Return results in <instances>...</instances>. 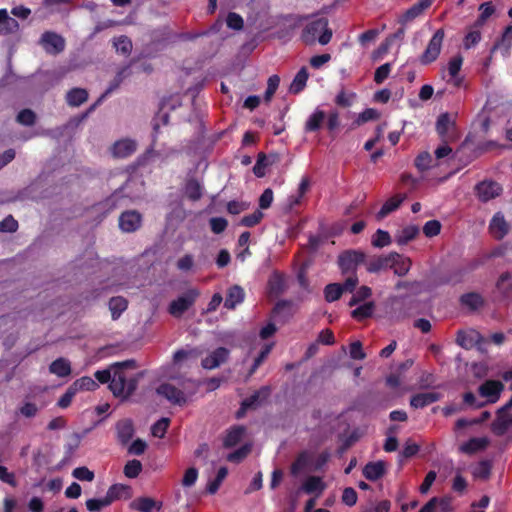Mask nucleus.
<instances>
[{
	"label": "nucleus",
	"mask_w": 512,
	"mask_h": 512,
	"mask_svg": "<svg viewBox=\"0 0 512 512\" xmlns=\"http://www.w3.org/2000/svg\"><path fill=\"white\" fill-rule=\"evenodd\" d=\"M136 367V361L133 359L113 363L114 371L109 388L114 396L128 398L135 392L139 380L143 377V372L128 376L126 370Z\"/></svg>",
	"instance_id": "nucleus-1"
},
{
	"label": "nucleus",
	"mask_w": 512,
	"mask_h": 512,
	"mask_svg": "<svg viewBox=\"0 0 512 512\" xmlns=\"http://www.w3.org/2000/svg\"><path fill=\"white\" fill-rule=\"evenodd\" d=\"M198 389V385L192 379H185L180 382L179 387L172 383H162L156 389V393L164 397L173 405H185Z\"/></svg>",
	"instance_id": "nucleus-2"
},
{
	"label": "nucleus",
	"mask_w": 512,
	"mask_h": 512,
	"mask_svg": "<svg viewBox=\"0 0 512 512\" xmlns=\"http://www.w3.org/2000/svg\"><path fill=\"white\" fill-rule=\"evenodd\" d=\"M332 38V30L328 28V20L319 18L308 23L302 31L301 39L307 45H313L318 40L321 45H326Z\"/></svg>",
	"instance_id": "nucleus-3"
},
{
	"label": "nucleus",
	"mask_w": 512,
	"mask_h": 512,
	"mask_svg": "<svg viewBox=\"0 0 512 512\" xmlns=\"http://www.w3.org/2000/svg\"><path fill=\"white\" fill-rule=\"evenodd\" d=\"M435 128L442 142H455L459 139L455 121L448 113L438 117Z\"/></svg>",
	"instance_id": "nucleus-4"
},
{
	"label": "nucleus",
	"mask_w": 512,
	"mask_h": 512,
	"mask_svg": "<svg viewBox=\"0 0 512 512\" xmlns=\"http://www.w3.org/2000/svg\"><path fill=\"white\" fill-rule=\"evenodd\" d=\"M456 343L466 350L477 347L479 351L483 352V345L487 343V340L477 330L469 329L457 332Z\"/></svg>",
	"instance_id": "nucleus-5"
},
{
	"label": "nucleus",
	"mask_w": 512,
	"mask_h": 512,
	"mask_svg": "<svg viewBox=\"0 0 512 512\" xmlns=\"http://www.w3.org/2000/svg\"><path fill=\"white\" fill-rule=\"evenodd\" d=\"M198 296L199 291L197 289H189L170 303L169 313L174 317L182 316L195 303Z\"/></svg>",
	"instance_id": "nucleus-6"
},
{
	"label": "nucleus",
	"mask_w": 512,
	"mask_h": 512,
	"mask_svg": "<svg viewBox=\"0 0 512 512\" xmlns=\"http://www.w3.org/2000/svg\"><path fill=\"white\" fill-rule=\"evenodd\" d=\"M444 39V30H437L432 38L430 39L426 49L419 58V61L423 65L434 62L440 55L442 44Z\"/></svg>",
	"instance_id": "nucleus-7"
},
{
	"label": "nucleus",
	"mask_w": 512,
	"mask_h": 512,
	"mask_svg": "<svg viewBox=\"0 0 512 512\" xmlns=\"http://www.w3.org/2000/svg\"><path fill=\"white\" fill-rule=\"evenodd\" d=\"M366 262V255L360 250H347L338 257V264L342 273L355 272L359 264Z\"/></svg>",
	"instance_id": "nucleus-8"
},
{
	"label": "nucleus",
	"mask_w": 512,
	"mask_h": 512,
	"mask_svg": "<svg viewBox=\"0 0 512 512\" xmlns=\"http://www.w3.org/2000/svg\"><path fill=\"white\" fill-rule=\"evenodd\" d=\"M40 44L47 53L52 55L59 54L65 49V39L52 31H46L42 34Z\"/></svg>",
	"instance_id": "nucleus-9"
},
{
	"label": "nucleus",
	"mask_w": 512,
	"mask_h": 512,
	"mask_svg": "<svg viewBox=\"0 0 512 512\" xmlns=\"http://www.w3.org/2000/svg\"><path fill=\"white\" fill-rule=\"evenodd\" d=\"M475 192L480 201L488 202L502 193V187L495 181L484 180L475 186Z\"/></svg>",
	"instance_id": "nucleus-10"
},
{
	"label": "nucleus",
	"mask_w": 512,
	"mask_h": 512,
	"mask_svg": "<svg viewBox=\"0 0 512 512\" xmlns=\"http://www.w3.org/2000/svg\"><path fill=\"white\" fill-rule=\"evenodd\" d=\"M229 354L230 351L227 348L219 347L202 359L201 366L206 370L218 368L228 360Z\"/></svg>",
	"instance_id": "nucleus-11"
},
{
	"label": "nucleus",
	"mask_w": 512,
	"mask_h": 512,
	"mask_svg": "<svg viewBox=\"0 0 512 512\" xmlns=\"http://www.w3.org/2000/svg\"><path fill=\"white\" fill-rule=\"evenodd\" d=\"M141 214L135 210L125 211L119 217V227L123 232L131 233L140 228Z\"/></svg>",
	"instance_id": "nucleus-12"
},
{
	"label": "nucleus",
	"mask_w": 512,
	"mask_h": 512,
	"mask_svg": "<svg viewBox=\"0 0 512 512\" xmlns=\"http://www.w3.org/2000/svg\"><path fill=\"white\" fill-rule=\"evenodd\" d=\"M202 352L198 348H188L177 350L172 358V363L177 369L189 366L190 361H196Z\"/></svg>",
	"instance_id": "nucleus-13"
},
{
	"label": "nucleus",
	"mask_w": 512,
	"mask_h": 512,
	"mask_svg": "<svg viewBox=\"0 0 512 512\" xmlns=\"http://www.w3.org/2000/svg\"><path fill=\"white\" fill-rule=\"evenodd\" d=\"M270 393L271 388L269 386H263L259 390L255 391L254 394L243 400L238 416H240L246 409H254L262 405L268 399Z\"/></svg>",
	"instance_id": "nucleus-14"
},
{
	"label": "nucleus",
	"mask_w": 512,
	"mask_h": 512,
	"mask_svg": "<svg viewBox=\"0 0 512 512\" xmlns=\"http://www.w3.org/2000/svg\"><path fill=\"white\" fill-rule=\"evenodd\" d=\"M510 231V224L501 212H497L489 223V232L497 239H503Z\"/></svg>",
	"instance_id": "nucleus-15"
},
{
	"label": "nucleus",
	"mask_w": 512,
	"mask_h": 512,
	"mask_svg": "<svg viewBox=\"0 0 512 512\" xmlns=\"http://www.w3.org/2000/svg\"><path fill=\"white\" fill-rule=\"evenodd\" d=\"M508 409L502 407L498 410L497 417L492 423V430L495 434L501 436L506 433L512 425V414L507 411Z\"/></svg>",
	"instance_id": "nucleus-16"
},
{
	"label": "nucleus",
	"mask_w": 512,
	"mask_h": 512,
	"mask_svg": "<svg viewBox=\"0 0 512 512\" xmlns=\"http://www.w3.org/2000/svg\"><path fill=\"white\" fill-rule=\"evenodd\" d=\"M504 385L500 381L488 380L479 387V393L487 398L491 403L498 400Z\"/></svg>",
	"instance_id": "nucleus-17"
},
{
	"label": "nucleus",
	"mask_w": 512,
	"mask_h": 512,
	"mask_svg": "<svg viewBox=\"0 0 512 512\" xmlns=\"http://www.w3.org/2000/svg\"><path fill=\"white\" fill-rule=\"evenodd\" d=\"M395 256L388 254L386 256H373L366 259L365 265L369 273H378L380 271L390 268L391 261Z\"/></svg>",
	"instance_id": "nucleus-18"
},
{
	"label": "nucleus",
	"mask_w": 512,
	"mask_h": 512,
	"mask_svg": "<svg viewBox=\"0 0 512 512\" xmlns=\"http://www.w3.org/2000/svg\"><path fill=\"white\" fill-rule=\"evenodd\" d=\"M326 488V484L323 480L318 476H309L303 482L300 489L296 492V497L299 495L301 491L312 494L315 493L316 496H319Z\"/></svg>",
	"instance_id": "nucleus-19"
},
{
	"label": "nucleus",
	"mask_w": 512,
	"mask_h": 512,
	"mask_svg": "<svg viewBox=\"0 0 512 512\" xmlns=\"http://www.w3.org/2000/svg\"><path fill=\"white\" fill-rule=\"evenodd\" d=\"M137 148V143L131 139H122L114 143L112 154L117 158H126L132 155Z\"/></svg>",
	"instance_id": "nucleus-20"
},
{
	"label": "nucleus",
	"mask_w": 512,
	"mask_h": 512,
	"mask_svg": "<svg viewBox=\"0 0 512 512\" xmlns=\"http://www.w3.org/2000/svg\"><path fill=\"white\" fill-rule=\"evenodd\" d=\"M279 161L277 154L266 155L259 153L256 164L253 167V172L257 177H263L266 174V169Z\"/></svg>",
	"instance_id": "nucleus-21"
},
{
	"label": "nucleus",
	"mask_w": 512,
	"mask_h": 512,
	"mask_svg": "<svg viewBox=\"0 0 512 512\" xmlns=\"http://www.w3.org/2000/svg\"><path fill=\"white\" fill-rule=\"evenodd\" d=\"M386 472V463L384 461L369 462L363 468V475L370 481H376Z\"/></svg>",
	"instance_id": "nucleus-22"
},
{
	"label": "nucleus",
	"mask_w": 512,
	"mask_h": 512,
	"mask_svg": "<svg viewBox=\"0 0 512 512\" xmlns=\"http://www.w3.org/2000/svg\"><path fill=\"white\" fill-rule=\"evenodd\" d=\"M440 399V394L436 392L419 393L411 397L410 405L413 408H424Z\"/></svg>",
	"instance_id": "nucleus-23"
},
{
	"label": "nucleus",
	"mask_w": 512,
	"mask_h": 512,
	"mask_svg": "<svg viewBox=\"0 0 512 512\" xmlns=\"http://www.w3.org/2000/svg\"><path fill=\"white\" fill-rule=\"evenodd\" d=\"M488 445L489 439L487 437L471 438L460 446V451L466 454H474L486 449Z\"/></svg>",
	"instance_id": "nucleus-24"
},
{
	"label": "nucleus",
	"mask_w": 512,
	"mask_h": 512,
	"mask_svg": "<svg viewBox=\"0 0 512 512\" xmlns=\"http://www.w3.org/2000/svg\"><path fill=\"white\" fill-rule=\"evenodd\" d=\"M406 199V195L405 194H402V195H396L390 199H388L384 204L383 206L381 207V209L379 210V212L377 213L376 217L378 220H381L383 218H385L387 215H389L391 212L395 211L396 209L399 208V206L401 205V203Z\"/></svg>",
	"instance_id": "nucleus-25"
},
{
	"label": "nucleus",
	"mask_w": 512,
	"mask_h": 512,
	"mask_svg": "<svg viewBox=\"0 0 512 512\" xmlns=\"http://www.w3.org/2000/svg\"><path fill=\"white\" fill-rule=\"evenodd\" d=\"M66 102L71 107H79L88 99V92L84 88H73L66 94Z\"/></svg>",
	"instance_id": "nucleus-26"
},
{
	"label": "nucleus",
	"mask_w": 512,
	"mask_h": 512,
	"mask_svg": "<svg viewBox=\"0 0 512 512\" xmlns=\"http://www.w3.org/2000/svg\"><path fill=\"white\" fill-rule=\"evenodd\" d=\"M116 428L118 439L122 444L128 443L134 435L133 423L129 419L119 421Z\"/></svg>",
	"instance_id": "nucleus-27"
},
{
	"label": "nucleus",
	"mask_w": 512,
	"mask_h": 512,
	"mask_svg": "<svg viewBox=\"0 0 512 512\" xmlns=\"http://www.w3.org/2000/svg\"><path fill=\"white\" fill-rule=\"evenodd\" d=\"M49 372L58 377H67L71 374V364L66 358L60 357L50 364Z\"/></svg>",
	"instance_id": "nucleus-28"
},
{
	"label": "nucleus",
	"mask_w": 512,
	"mask_h": 512,
	"mask_svg": "<svg viewBox=\"0 0 512 512\" xmlns=\"http://www.w3.org/2000/svg\"><path fill=\"white\" fill-rule=\"evenodd\" d=\"M244 300V290L238 286H232L227 294L224 302V307L227 309H234L236 305L242 303Z\"/></svg>",
	"instance_id": "nucleus-29"
},
{
	"label": "nucleus",
	"mask_w": 512,
	"mask_h": 512,
	"mask_svg": "<svg viewBox=\"0 0 512 512\" xmlns=\"http://www.w3.org/2000/svg\"><path fill=\"white\" fill-rule=\"evenodd\" d=\"M431 0H420L411 6L403 15L402 22H410L420 16L427 8L431 6Z\"/></svg>",
	"instance_id": "nucleus-30"
},
{
	"label": "nucleus",
	"mask_w": 512,
	"mask_h": 512,
	"mask_svg": "<svg viewBox=\"0 0 512 512\" xmlns=\"http://www.w3.org/2000/svg\"><path fill=\"white\" fill-rule=\"evenodd\" d=\"M395 256L391 261L390 268L394 270V273L398 276H404L408 273L411 268V261L409 258L402 257L397 253H391Z\"/></svg>",
	"instance_id": "nucleus-31"
},
{
	"label": "nucleus",
	"mask_w": 512,
	"mask_h": 512,
	"mask_svg": "<svg viewBox=\"0 0 512 512\" xmlns=\"http://www.w3.org/2000/svg\"><path fill=\"white\" fill-rule=\"evenodd\" d=\"M419 233V228L415 225H408L398 230L395 234V241L399 245H405L413 240Z\"/></svg>",
	"instance_id": "nucleus-32"
},
{
	"label": "nucleus",
	"mask_w": 512,
	"mask_h": 512,
	"mask_svg": "<svg viewBox=\"0 0 512 512\" xmlns=\"http://www.w3.org/2000/svg\"><path fill=\"white\" fill-rule=\"evenodd\" d=\"M311 454L307 451L301 452L296 460L292 463L290 472L293 476L299 475L302 471H304L311 461Z\"/></svg>",
	"instance_id": "nucleus-33"
},
{
	"label": "nucleus",
	"mask_w": 512,
	"mask_h": 512,
	"mask_svg": "<svg viewBox=\"0 0 512 512\" xmlns=\"http://www.w3.org/2000/svg\"><path fill=\"white\" fill-rule=\"evenodd\" d=\"M308 71L306 67H302L296 76L294 77L292 83L290 84L289 91L293 94L300 93L304 87L306 86V82L308 80Z\"/></svg>",
	"instance_id": "nucleus-34"
},
{
	"label": "nucleus",
	"mask_w": 512,
	"mask_h": 512,
	"mask_svg": "<svg viewBox=\"0 0 512 512\" xmlns=\"http://www.w3.org/2000/svg\"><path fill=\"white\" fill-rule=\"evenodd\" d=\"M128 302L121 296L112 297L109 301V310L113 320H117L121 314L127 309Z\"/></svg>",
	"instance_id": "nucleus-35"
},
{
	"label": "nucleus",
	"mask_w": 512,
	"mask_h": 512,
	"mask_svg": "<svg viewBox=\"0 0 512 512\" xmlns=\"http://www.w3.org/2000/svg\"><path fill=\"white\" fill-rule=\"evenodd\" d=\"M268 287L271 295L278 296L286 290L285 279L282 275L274 273L269 278Z\"/></svg>",
	"instance_id": "nucleus-36"
},
{
	"label": "nucleus",
	"mask_w": 512,
	"mask_h": 512,
	"mask_svg": "<svg viewBox=\"0 0 512 512\" xmlns=\"http://www.w3.org/2000/svg\"><path fill=\"white\" fill-rule=\"evenodd\" d=\"M244 432H245V429L242 426H237V427L230 429L224 438L223 445L226 448L235 446L236 444H238L241 441V439L244 435Z\"/></svg>",
	"instance_id": "nucleus-37"
},
{
	"label": "nucleus",
	"mask_w": 512,
	"mask_h": 512,
	"mask_svg": "<svg viewBox=\"0 0 512 512\" xmlns=\"http://www.w3.org/2000/svg\"><path fill=\"white\" fill-rule=\"evenodd\" d=\"M125 78V69H122L121 71H119L117 73V75L115 76V78L112 80V82L110 83L109 87L107 88V90L105 91V93L98 99V101L92 105L88 112L86 114L83 115V118H85L89 112L93 111L95 109V107L103 100V98L110 94L111 92H113L115 89H117L120 84L122 83L123 79Z\"/></svg>",
	"instance_id": "nucleus-38"
},
{
	"label": "nucleus",
	"mask_w": 512,
	"mask_h": 512,
	"mask_svg": "<svg viewBox=\"0 0 512 512\" xmlns=\"http://www.w3.org/2000/svg\"><path fill=\"white\" fill-rule=\"evenodd\" d=\"M310 187V180L307 177H303L299 187H298V194L292 195L288 198V207L289 209H292L295 205H298L302 199V197L307 193Z\"/></svg>",
	"instance_id": "nucleus-39"
},
{
	"label": "nucleus",
	"mask_w": 512,
	"mask_h": 512,
	"mask_svg": "<svg viewBox=\"0 0 512 512\" xmlns=\"http://www.w3.org/2000/svg\"><path fill=\"white\" fill-rule=\"evenodd\" d=\"M462 305L470 308L471 310H476L483 305V298L478 293H467L461 296Z\"/></svg>",
	"instance_id": "nucleus-40"
},
{
	"label": "nucleus",
	"mask_w": 512,
	"mask_h": 512,
	"mask_svg": "<svg viewBox=\"0 0 512 512\" xmlns=\"http://www.w3.org/2000/svg\"><path fill=\"white\" fill-rule=\"evenodd\" d=\"M185 194L189 199H191L193 201L199 200L202 196L201 184L195 179H190L186 183Z\"/></svg>",
	"instance_id": "nucleus-41"
},
{
	"label": "nucleus",
	"mask_w": 512,
	"mask_h": 512,
	"mask_svg": "<svg viewBox=\"0 0 512 512\" xmlns=\"http://www.w3.org/2000/svg\"><path fill=\"white\" fill-rule=\"evenodd\" d=\"M326 115L323 111L321 110H316L307 120L306 124H305V129L307 131H316L318 130L324 119H325Z\"/></svg>",
	"instance_id": "nucleus-42"
},
{
	"label": "nucleus",
	"mask_w": 512,
	"mask_h": 512,
	"mask_svg": "<svg viewBox=\"0 0 512 512\" xmlns=\"http://www.w3.org/2000/svg\"><path fill=\"white\" fill-rule=\"evenodd\" d=\"M73 389H75L77 392L79 391H93L96 388H98V384L95 380H93L91 377L84 376L80 379H77L72 384Z\"/></svg>",
	"instance_id": "nucleus-43"
},
{
	"label": "nucleus",
	"mask_w": 512,
	"mask_h": 512,
	"mask_svg": "<svg viewBox=\"0 0 512 512\" xmlns=\"http://www.w3.org/2000/svg\"><path fill=\"white\" fill-rule=\"evenodd\" d=\"M343 293V287L339 283L328 284L324 289L325 299L328 302L338 300Z\"/></svg>",
	"instance_id": "nucleus-44"
},
{
	"label": "nucleus",
	"mask_w": 512,
	"mask_h": 512,
	"mask_svg": "<svg viewBox=\"0 0 512 512\" xmlns=\"http://www.w3.org/2000/svg\"><path fill=\"white\" fill-rule=\"evenodd\" d=\"M273 312L275 316L288 318L293 314V304L292 302L286 300L279 301L275 305Z\"/></svg>",
	"instance_id": "nucleus-45"
},
{
	"label": "nucleus",
	"mask_w": 512,
	"mask_h": 512,
	"mask_svg": "<svg viewBox=\"0 0 512 512\" xmlns=\"http://www.w3.org/2000/svg\"><path fill=\"white\" fill-rule=\"evenodd\" d=\"M227 474H228L227 468L221 467L217 472L216 478L207 484V488H206L207 492L209 494H215L218 491L223 480L226 478Z\"/></svg>",
	"instance_id": "nucleus-46"
},
{
	"label": "nucleus",
	"mask_w": 512,
	"mask_h": 512,
	"mask_svg": "<svg viewBox=\"0 0 512 512\" xmlns=\"http://www.w3.org/2000/svg\"><path fill=\"white\" fill-rule=\"evenodd\" d=\"M374 310V303L373 302H367L363 305H360L356 309L352 311V317H354L357 320H363L365 318H368L372 315Z\"/></svg>",
	"instance_id": "nucleus-47"
},
{
	"label": "nucleus",
	"mask_w": 512,
	"mask_h": 512,
	"mask_svg": "<svg viewBox=\"0 0 512 512\" xmlns=\"http://www.w3.org/2000/svg\"><path fill=\"white\" fill-rule=\"evenodd\" d=\"M113 45L117 52L122 53L123 55L130 54L132 50V42L127 36H119L114 39Z\"/></svg>",
	"instance_id": "nucleus-48"
},
{
	"label": "nucleus",
	"mask_w": 512,
	"mask_h": 512,
	"mask_svg": "<svg viewBox=\"0 0 512 512\" xmlns=\"http://www.w3.org/2000/svg\"><path fill=\"white\" fill-rule=\"evenodd\" d=\"M391 243L390 234L387 231L378 229L372 237V245L377 248H383Z\"/></svg>",
	"instance_id": "nucleus-49"
},
{
	"label": "nucleus",
	"mask_w": 512,
	"mask_h": 512,
	"mask_svg": "<svg viewBox=\"0 0 512 512\" xmlns=\"http://www.w3.org/2000/svg\"><path fill=\"white\" fill-rule=\"evenodd\" d=\"M491 473V463L489 461H481L472 470V474L475 478L487 479Z\"/></svg>",
	"instance_id": "nucleus-50"
},
{
	"label": "nucleus",
	"mask_w": 512,
	"mask_h": 512,
	"mask_svg": "<svg viewBox=\"0 0 512 512\" xmlns=\"http://www.w3.org/2000/svg\"><path fill=\"white\" fill-rule=\"evenodd\" d=\"M142 470V464L139 460L133 459L126 463L124 474L128 478H136Z\"/></svg>",
	"instance_id": "nucleus-51"
},
{
	"label": "nucleus",
	"mask_w": 512,
	"mask_h": 512,
	"mask_svg": "<svg viewBox=\"0 0 512 512\" xmlns=\"http://www.w3.org/2000/svg\"><path fill=\"white\" fill-rule=\"evenodd\" d=\"M170 419L163 417L153 424L151 433L155 437L163 438L169 426Z\"/></svg>",
	"instance_id": "nucleus-52"
},
{
	"label": "nucleus",
	"mask_w": 512,
	"mask_h": 512,
	"mask_svg": "<svg viewBox=\"0 0 512 512\" xmlns=\"http://www.w3.org/2000/svg\"><path fill=\"white\" fill-rule=\"evenodd\" d=\"M418 451L419 446L416 443L410 440L406 441L403 450L399 454V462L402 463L405 459L416 455Z\"/></svg>",
	"instance_id": "nucleus-53"
},
{
	"label": "nucleus",
	"mask_w": 512,
	"mask_h": 512,
	"mask_svg": "<svg viewBox=\"0 0 512 512\" xmlns=\"http://www.w3.org/2000/svg\"><path fill=\"white\" fill-rule=\"evenodd\" d=\"M432 156L429 152L424 151L420 153L415 159V166L420 171H426L431 167Z\"/></svg>",
	"instance_id": "nucleus-54"
},
{
	"label": "nucleus",
	"mask_w": 512,
	"mask_h": 512,
	"mask_svg": "<svg viewBox=\"0 0 512 512\" xmlns=\"http://www.w3.org/2000/svg\"><path fill=\"white\" fill-rule=\"evenodd\" d=\"M36 120L35 113L30 109H24L20 111L17 115V121L25 126H32L34 125Z\"/></svg>",
	"instance_id": "nucleus-55"
},
{
	"label": "nucleus",
	"mask_w": 512,
	"mask_h": 512,
	"mask_svg": "<svg viewBox=\"0 0 512 512\" xmlns=\"http://www.w3.org/2000/svg\"><path fill=\"white\" fill-rule=\"evenodd\" d=\"M156 502L152 498L142 497L133 504V506L140 512H151L156 507Z\"/></svg>",
	"instance_id": "nucleus-56"
},
{
	"label": "nucleus",
	"mask_w": 512,
	"mask_h": 512,
	"mask_svg": "<svg viewBox=\"0 0 512 512\" xmlns=\"http://www.w3.org/2000/svg\"><path fill=\"white\" fill-rule=\"evenodd\" d=\"M372 294L371 289L368 286H361L357 292L352 296L349 305L354 306L359 302L369 298Z\"/></svg>",
	"instance_id": "nucleus-57"
},
{
	"label": "nucleus",
	"mask_w": 512,
	"mask_h": 512,
	"mask_svg": "<svg viewBox=\"0 0 512 512\" xmlns=\"http://www.w3.org/2000/svg\"><path fill=\"white\" fill-rule=\"evenodd\" d=\"M380 117L379 112L376 109L368 108L359 114L356 124L360 125L371 120H376Z\"/></svg>",
	"instance_id": "nucleus-58"
},
{
	"label": "nucleus",
	"mask_w": 512,
	"mask_h": 512,
	"mask_svg": "<svg viewBox=\"0 0 512 512\" xmlns=\"http://www.w3.org/2000/svg\"><path fill=\"white\" fill-rule=\"evenodd\" d=\"M109 505V500H107L106 497L102 499H89L86 501V507L91 512H99Z\"/></svg>",
	"instance_id": "nucleus-59"
},
{
	"label": "nucleus",
	"mask_w": 512,
	"mask_h": 512,
	"mask_svg": "<svg viewBox=\"0 0 512 512\" xmlns=\"http://www.w3.org/2000/svg\"><path fill=\"white\" fill-rule=\"evenodd\" d=\"M441 224L438 220H430L425 223L423 227V233L427 237H433L440 233Z\"/></svg>",
	"instance_id": "nucleus-60"
},
{
	"label": "nucleus",
	"mask_w": 512,
	"mask_h": 512,
	"mask_svg": "<svg viewBox=\"0 0 512 512\" xmlns=\"http://www.w3.org/2000/svg\"><path fill=\"white\" fill-rule=\"evenodd\" d=\"M280 83V78L277 75H272L269 77L267 82V89L265 92V100L270 101L274 93L276 92Z\"/></svg>",
	"instance_id": "nucleus-61"
},
{
	"label": "nucleus",
	"mask_w": 512,
	"mask_h": 512,
	"mask_svg": "<svg viewBox=\"0 0 512 512\" xmlns=\"http://www.w3.org/2000/svg\"><path fill=\"white\" fill-rule=\"evenodd\" d=\"M262 218L263 213L257 210L250 215L244 216L240 221V225L245 227H253L254 225L258 224Z\"/></svg>",
	"instance_id": "nucleus-62"
},
{
	"label": "nucleus",
	"mask_w": 512,
	"mask_h": 512,
	"mask_svg": "<svg viewBox=\"0 0 512 512\" xmlns=\"http://www.w3.org/2000/svg\"><path fill=\"white\" fill-rule=\"evenodd\" d=\"M390 71H391L390 63H385V64L379 66L375 71L374 81L377 84H381L389 76Z\"/></svg>",
	"instance_id": "nucleus-63"
},
{
	"label": "nucleus",
	"mask_w": 512,
	"mask_h": 512,
	"mask_svg": "<svg viewBox=\"0 0 512 512\" xmlns=\"http://www.w3.org/2000/svg\"><path fill=\"white\" fill-rule=\"evenodd\" d=\"M198 478V471L196 468L191 467L185 471L184 477L182 479V485L184 487H192Z\"/></svg>",
	"instance_id": "nucleus-64"
}]
</instances>
